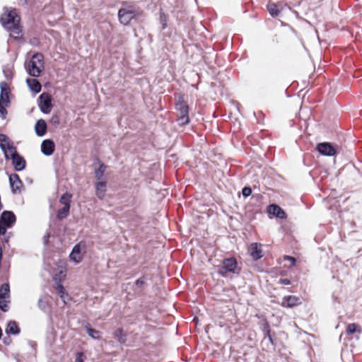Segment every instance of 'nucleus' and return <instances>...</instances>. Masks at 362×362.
Listing matches in <instances>:
<instances>
[{
	"label": "nucleus",
	"instance_id": "39448f33",
	"mask_svg": "<svg viewBox=\"0 0 362 362\" xmlns=\"http://www.w3.org/2000/svg\"><path fill=\"white\" fill-rule=\"evenodd\" d=\"M138 13L139 12L133 8H122L118 11L119 21L124 25H129Z\"/></svg>",
	"mask_w": 362,
	"mask_h": 362
},
{
	"label": "nucleus",
	"instance_id": "37998d69",
	"mask_svg": "<svg viewBox=\"0 0 362 362\" xmlns=\"http://www.w3.org/2000/svg\"><path fill=\"white\" fill-rule=\"evenodd\" d=\"M3 341L5 344L8 345L11 343V339L9 337H7L3 339Z\"/></svg>",
	"mask_w": 362,
	"mask_h": 362
},
{
	"label": "nucleus",
	"instance_id": "c03bdc74",
	"mask_svg": "<svg viewBox=\"0 0 362 362\" xmlns=\"http://www.w3.org/2000/svg\"><path fill=\"white\" fill-rule=\"evenodd\" d=\"M162 23H163V29H165L166 27V23L163 22V20H162Z\"/></svg>",
	"mask_w": 362,
	"mask_h": 362
},
{
	"label": "nucleus",
	"instance_id": "ddd939ff",
	"mask_svg": "<svg viewBox=\"0 0 362 362\" xmlns=\"http://www.w3.org/2000/svg\"><path fill=\"white\" fill-rule=\"evenodd\" d=\"M300 299L295 296H285L282 299L281 305L285 308H293L300 304Z\"/></svg>",
	"mask_w": 362,
	"mask_h": 362
},
{
	"label": "nucleus",
	"instance_id": "72a5a7b5",
	"mask_svg": "<svg viewBox=\"0 0 362 362\" xmlns=\"http://www.w3.org/2000/svg\"><path fill=\"white\" fill-rule=\"evenodd\" d=\"M37 306L40 310H41L43 312H46L47 309V303L43 300L42 298H40L37 302Z\"/></svg>",
	"mask_w": 362,
	"mask_h": 362
},
{
	"label": "nucleus",
	"instance_id": "f03ea898",
	"mask_svg": "<svg viewBox=\"0 0 362 362\" xmlns=\"http://www.w3.org/2000/svg\"><path fill=\"white\" fill-rule=\"evenodd\" d=\"M0 21L6 29L18 33L19 18L15 11H10L4 13L0 18Z\"/></svg>",
	"mask_w": 362,
	"mask_h": 362
},
{
	"label": "nucleus",
	"instance_id": "a18cd8bd",
	"mask_svg": "<svg viewBox=\"0 0 362 362\" xmlns=\"http://www.w3.org/2000/svg\"><path fill=\"white\" fill-rule=\"evenodd\" d=\"M49 234H47L46 236H45V242H47V240L49 239Z\"/></svg>",
	"mask_w": 362,
	"mask_h": 362
},
{
	"label": "nucleus",
	"instance_id": "58836bf2",
	"mask_svg": "<svg viewBox=\"0 0 362 362\" xmlns=\"http://www.w3.org/2000/svg\"><path fill=\"white\" fill-rule=\"evenodd\" d=\"M8 227L6 226V225L0 221V235H4L6 232V228Z\"/></svg>",
	"mask_w": 362,
	"mask_h": 362
},
{
	"label": "nucleus",
	"instance_id": "473e14b6",
	"mask_svg": "<svg viewBox=\"0 0 362 362\" xmlns=\"http://www.w3.org/2000/svg\"><path fill=\"white\" fill-rule=\"evenodd\" d=\"M357 325L355 323H351L348 325L346 327V333L348 334H353L356 332Z\"/></svg>",
	"mask_w": 362,
	"mask_h": 362
},
{
	"label": "nucleus",
	"instance_id": "e433bc0d",
	"mask_svg": "<svg viewBox=\"0 0 362 362\" xmlns=\"http://www.w3.org/2000/svg\"><path fill=\"white\" fill-rule=\"evenodd\" d=\"M51 123L55 126H59V124H60V118H59V116L57 115H54L51 118V120H50Z\"/></svg>",
	"mask_w": 362,
	"mask_h": 362
},
{
	"label": "nucleus",
	"instance_id": "49530a36",
	"mask_svg": "<svg viewBox=\"0 0 362 362\" xmlns=\"http://www.w3.org/2000/svg\"><path fill=\"white\" fill-rule=\"evenodd\" d=\"M2 207H3V206H0V210L2 209Z\"/></svg>",
	"mask_w": 362,
	"mask_h": 362
},
{
	"label": "nucleus",
	"instance_id": "aec40b11",
	"mask_svg": "<svg viewBox=\"0 0 362 362\" xmlns=\"http://www.w3.org/2000/svg\"><path fill=\"white\" fill-rule=\"evenodd\" d=\"M26 83L30 90L35 93H38L41 91L42 86L40 83L35 78H27Z\"/></svg>",
	"mask_w": 362,
	"mask_h": 362
},
{
	"label": "nucleus",
	"instance_id": "cd10ccee",
	"mask_svg": "<svg viewBox=\"0 0 362 362\" xmlns=\"http://www.w3.org/2000/svg\"><path fill=\"white\" fill-rule=\"evenodd\" d=\"M0 297L10 298V286L8 284H3L0 288Z\"/></svg>",
	"mask_w": 362,
	"mask_h": 362
},
{
	"label": "nucleus",
	"instance_id": "6e6552de",
	"mask_svg": "<svg viewBox=\"0 0 362 362\" xmlns=\"http://www.w3.org/2000/svg\"><path fill=\"white\" fill-rule=\"evenodd\" d=\"M9 183L13 194L20 192V189L23 186V182L21 180L18 175L13 173L9 176Z\"/></svg>",
	"mask_w": 362,
	"mask_h": 362
},
{
	"label": "nucleus",
	"instance_id": "412c9836",
	"mask_svg": "<svg viewBox=\"0 0 362 362\" xmlns=\"http://www.w3.org/2000/svg\"><path fill=\"white\" fill-rule=\"evenodd\" d=\"M69 257L72 261H74L76 263H78L81 261L82 255H81V247L79 245H76L73 247Z\"/></svg>",
	"mask_w": 362,
	"mask_h": 362
},
{
	"label": "nucleus",
	"instance_id": "9d476101",
	"mask_svg": "<svg viewBox=\"0 0 362 362\" xmlns=\"http://www.w3.org/2000/svg\"><path fill=\"white\" fill-rule=\"evenodd\" d=\"M14 146L11 144L8 136L4 134H0V148L4 152V158L6 160L9 159V147Z\"/></svg>",
	"mask_w": 362,
	"mask_h": 362
},
{
	"label": "nucleus",
	"instance_id": "a878e982",
	"mask_svg": "<svg viewBox=\"0 0 362 362\" xmlns=\"http://www.w3.org/2000/svg\"><path fill=\"white\" fill-rule=\"evenodd\" d=\"M56 291L57 294L59 296L60 298L64 301V303H66V299H68V295L66 293L65 288L64 286L58 284L56 286Z\"/></svg>",
	"mask_w": 362,
	"mask_h": 362
},
{
	"label": "nucleus",
	"instance_id": "7ed1b4c3",
	"mask_svg": "<svg viewBox=\"0 0 362 362\" xmlns=\"http://www.w3.org/2000/svg\"><path fill=\"white\" fill-rule=\"evenodd\" d=\"M175 109L180 114L177 119L178 124H187L189 122L188 105L183 100H179L175 104Z\"/></svg>",
	"mask_w": 362,
	"mask_h": 362
},
{
	"label": "nucleus",
	"instance_id": "423d86ee",
	"mask_svg": "<svg viewBox=\"0 0 362 362\" xmlns=\"http://www.w3.org/2000/svg\"><path fill=\"white\" fill-rule=\"evenodd\" d=\"M38 100L40 111L44 114L49 113L52 108V98L50 95L43 93L39 96Z\"/></svg>",
	"mask_w": 362,
	"mask_h": 362
},
{
	"label": "nucleus",
	"instance_id": "f3484780",
	"mask_svg": "<svg viewBox=\"0 0 362 362\" xmlns=\"http://www.w3.org/2000/svg\"><path fill=\"white\" fill-rule=\"evenodd\" d=\"M43 69V66H40L39 64H35L34 62H29L28 64V73L33 77L39 76Z\"/></svg>",
	"mask_w": 362,
	"mask_h": 362
},
{
	"label": "nucleus",
	"instance_id": "2f4dec72",
	"mask_svg": "<svg viewBox=\"0 0 362 362\" xmlns=\"http://www.w3.org/2000/svg\"><path fill=\"white\" fill-rule=\"evenodd\" d=\"M86 333L93 339H99L100 332L91 327L86 328Z\"/></svg>",
	"mask_w": 362,
	"mask_h": 362
},
{
	"label": "nucleus",
	"instance_id": "7c9ffc66",
	"mask_svg": "<svg viewBox=\"0 0 362 362\" xmlns=\"http://www.w3.org/2000/svg\"><path fill=\"white\" fill-rule=\"evenodd\" d=\"M268 10L270 15L273 17L278 16L280 11L277 9V6L275 4L268 5Z\"/></svg>",
	"mask_w": 362,
	"mask_h": 362
},
{
	"label": "nucleus",
	"instance_id": "bb28decb",
	"mask_svg": "<svg viewBox=\"0 0 362 362\" xmlns=\"http://www.w3.org/2000/svg\"><path fill=\"white\" fill-rule=\"evenodd\" d=\"M31 62L39 64L40 66L44 67V56L42 54L37 52L34 54L30 60Z\"/></svg>",
	"mask_w": 362,
	"mask_h": 362
},
{
	"label": "nucleus",
	"instance_id": "4c0bfd02",
	"mask_svg": "<svg viewBox=\"0 0 362 362\" xmlns=\"http://www.w3.org/2000/svg\"><path fill=\"white\" fill-rule=\"evenodd\" d=\"M84 360V355L82 352H78L76 354V357L75 362H83Z\"/></svg>",
	"mask_w": 362,
	"mask_h": 362
},
{
	"label": "nucleus",
	"instance_id": "6ab92c4d",
	"mask_svg": "<svg viewBox=\"0 0 362 362\" xmlns=\"http://www.w3.org/2000/svg\"><path fill=\"white\" fill-rule=\"evenodd\" d=\"M5 332L7 334L17 335L21 332V329L16 321L11 320L8 322Z\"/></svg>",
	"mask_w": 362,
	"mask_h": 362
},
{
	"label": "nucleus",
	"instance_id": "1a4fd4ad",
	"mask_svg": "<svg viewBox=\"0 0 362 362\" xmlns=\"http://www.w3.org/2000/svg\"><path fill=\"white\" fill-rule=\"evenodd\" d=\"M0 221H2L8 228L12 227L16 221V217L13 211H4L0 216Z\"/></svg>",
	"mask_w": 362,
	"mask_h": 362
},
{
	"label": "nucleus",
	"instance_id": "f257e3e1",
	"mask_svg": "<svg viewBox=\"0 0 362 362\" xmlns=\"http://www.w3.org/2000/svg\"><path fill=\"white\" fill-rule=\"evenodd\" d=\"M240 272V268L238 266V262L235 257L223 259L221 264L217 267L218 275L223 277L227 276L228 273L238 274Z\"/></svg>",
	"mask_w": 362,
	"mask_h": 362
},
{
	"label": "nucleus",
	"instance_id": "c756f323",
	"mask_svg": "<svg viewBox=\"0 0 362 362\" xmlns=\"http://www.w3.org/2000/svg\"><path fill=\"white\" fill-rule=\"evenodd\" d=\"M10 302L9 298L0 297V309L3 312L8 310V303Z\"/></svg>",
	"mask_w": 362,
	"mask_h": 362
},
{
	"label": "nucleus",
	"instance_id": "4468645a",
	"mask_svg": "<svg viewBox=\"0 0 362 362\" xmlns=\"http://www.w3.org/2000/svg\"><path fill=\"white\" fill-rule=\"evenodd\" d=\"M268 212L276 218L281 219L286 218L285 211L277 204H272L268 206Z\"/></svg>",
	"mask_w": 362,
	"mask_h": 362
},
{
	"label": "nucleus",
	"instance_id": "dca6fc26",
	"mask_svg": "<svg viewBox=\"0 0 362 362\" xmlns=\"http://www.w3.org/2000/svg\"><path fill=\"white\" fill-rule=\"evenodd\" d=\"M95 194L98 199H103L105 195L107 182L106 181H98L95 184Z\"/></svg>",
	"mask_w": 362,
	"mask_h": 362
},
{
	"label": "nucleus",
	"instance_id": "f704fd0d",
	"mask_svg": "<svg viewBox=\"0 0 362 362\" xmlns=\"http://www.w3.org/2000/svg\"><path fill=\"white\" fill-rule=\"evenodd\" d=\"M2 104H4L2 103V101H0V116L3 119H5L6 117L7 114H8V112H7L6 109L3 106Z\"/></svg>",
	"mask_w": 362,
	"mask_h": 362
},
{
	"label": "nucleus",
	"instance_id": "f8f14e48",
	"mask_svg": "<svg viewBox=\"0 0 362 362\" xmlns=\"http://www.w3.org/2000/svg\"><path fill=\"white\" fill-rule=\"evenodd\" d=\"M55 149V144L51 139H45L42 142L41 151L45 156H51Z\"/></svg>",
	"mask_w": 362,
	"mask_h": 362
},
{
	"label": "nucleus",
	"instance_id": "a211bd4d",
	"mask_svg": "<svg viewBox=\"0 0 362 362\" xmlns=\"http://www.w3.org/2000/svg\"><path fill=\"white\" fill-rule=\"evenodd\" d=\"M47 123L44 119H40L37 121V122L35 125V134L38 136H45L47 132Z\"/></svg>",
	"mask_w": 362,
	"mask_h": 362
},
{
	"label": "nucleus",
	"instance_id": "b1692460",
	"mask_svg": "<svg viewBox=\"0 0 362 362\" xmlns=\"http://www.w3.org/2000/svg\"><path fill=\"white\" fill-rule=\"evenodd\" d=\"M262 344L267 346V349L274 346V339L271 335V330L269 328L267 329L266 334L262 341Z\"/></svg>",
	"mask_w": 362,
	"mask_h": 362
},
{
	"label": "nucleus",
	"instance_id": "a19ab883",
	"mask_svg": "<svg viewBox=\"0 0 362 362\" xmlns=\"http://www.w3.org/2000/svg\"><path fill=\"white\" fill-rule=\"evenodd\" d=\"M279 284L281 285H289L291 284V281L288 279H280Z\"/></svg>",
	"mask_w": 362,
	"mask_h": 362
},
{
	"label": "nucleus",
	"instance_id": "ea45409f",
	"mask_svg": "<svg viewBox=\"0 0 362 362\" xmlns=\"http://www.w3.org/2000/svg\"><path fill=\"white\" fill-rule=\"evenodd\" d=\"M284 259L289 261L292 266L295 265L296 262V259L291 256H285Z\"/></svg>",
	"mask_w": 362,
	"mask_h": 362
},
{
	"label": "nucleus",
	"instance_id": "20e7f679",
	"mask_svg": "<svg viewBox=\"0 0 362 362\" xmlns=\"http://www.w3.org/2000/svg\"><path fill=\"white\" fill-rule=\"evenodd\" d=\"M9 159L12 160V163L16 171H21L25 168V160L16 151L15 146L9 147Z\"/></svg>",
	"mask_w": 362,
	"mask_h": 362
},
{
	"label": "nucleus",
	"instance_id": "c85d7f7f",
	"mask_svg": "<svg viewBox=\"0 0 362 362\" xmlns=\"http://www.w3.org/2000/svg\"><path fill=\"white\" fill-rule=\"evenodd\" d=\"M71 197V194L66 192L61 196L59 202L64 206L70 205Z\"/></svg>",
	"mask_w": 362,
	"mask_h": 362
},
{
	"label": "nucleus",
	"instance_id": "79ce46f5",
	"mask_svg": "<svg viewBox=\"0 0 362 362\" xmlns=\"http://www.w3.org/2000/svg\"><path fill=\"white\" fill-rule=\"evenodd\" d=\"M135 284L139 287L142 286L144 284V277L139 278V279H137L136 281Z\"/></svg>",
	"mask_w": 362,
	"mask_h": 362
},
{
	"label": "nucleus",
	"instance_id": "9b49d317",
	"mask_svg": "<svg viewBox=\"0 0 362 362\" xmlns=\"http://www.w3.org/2000/svg\"><path fill=\"white\" fill-rule=\"evenodd\" d=\"M248 252L254 260H258L263 256L260 245L257 243L250 244L248 248Z\"/></svg>",
	"mask_w": 362,
	"mask_h": 362
},
{
	"label": "nucleus",
	"instance_id": "393cba45",
	"mask_svg": "<svg viewBox=\"0 0 362 362\" xmlns=\"http://www.w3.org/2000/svg\"><path fill=\"white\" fill-rule=\"evenodd\" d=\"M70 207L71 205H66L59 209L57 214V219L62 220L66 218L69 214Z\"/></svg>",
	"mask_w": 362,
	"mask_h": 362
},
{
	"label": "nucleus",
	"instance_id": "2eb2a0df",
	"mask_svg": "<svg viewBox=\"0 0 362 362\" xmlns=\"http://www.w3.org/2000/svg\"><path fill=\"white\" fill-rule=\"evenodd\" d=\"M0 101H2L6 105L9 103V97H8V85L5 81H2L0 83Z\"/></svg>",
	"mask_w": 362,
	"mask_h": 362
},
{
	"label": "nucleus",
	"instance_id": "5701e85b",
	"mask_svg": "<svg viewBox=\"0 0 362 362\" xmlns=\"http://www.w3.org/2000/svg\"><path fill=\"white\" fill-rule=\"evenodd\" d=\"M113 336L120 344H124L127 341V334L124 332L122 328L115 329L113 332Z\"/></svg>",
	"mask_w": 362,
	"mask_h": 362
},
{
	"label": "nucleus",
	"instance_id": "c9c22d12",
	"mask_svg": "<svg viewBox=\"0 0 362 362\" xmlns=\"http://www.w3.org/2000/svg\"><path fill=\"white\" fill-rule=\"evenodd\" d=\"M252 194V189L250 187H245L242 189V194L244 197H247Z\"/></svg>",
	"mask_w": 362,
	"mask_h": 362
},
{
	"label": "nucleus",
	"instance_id": "4be33fe9",
	"mask_svg": "<svg viewBox=\"0 0 362 362\" xmlns=\"http://www.w3.org/2000/svg\"><path fill=\"white\" fill-rule=\"evenodd\" d=\"M106 168L107 166L104 163H100L98 168L95 170V177L98 181H105L104 178Z\"/></svg>",
	"mask_w": 362,
	"mask_h": 362
},
{
	"label": "nucleus",
	"instance_id": "0eeeda50",
	"mask_svg": "<svg viewBox=\"0 0 362 362\" xmlns=\"http://www.w3.org/2000/svg\"><path fill=\"white\" fill-rule=\"evenodd\" d=\"M317 151L327 156H333L337 153V149L335 146L329 142H322L317 145Z\"/></svg>",
	"mask_w": 362,
	"mask_h": 362
}]
</instances>
